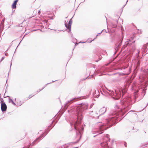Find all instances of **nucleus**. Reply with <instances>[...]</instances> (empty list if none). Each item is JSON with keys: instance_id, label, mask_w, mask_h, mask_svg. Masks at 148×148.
I'll list each match as a JSON object with an SVG mask.
<instances>
[{"instance_id": "f257e3e1", "label": "nucleus", "mask_w": 148, "mask_h": 148, "mask_svg": "<svg viewBox=\"0 0 148 148\" xmlns=\"http://www.w3.org/2000/svg\"><path fill=\"white\" fill-rule=\"evenodd\" d=\"M87 108V104L85 103H82L81 105L77 106L76 109L77 116L80 117L82 115L83 111L86 109Z\"/></svg>"}, {"instance_id": "f03ea898", "label": "nucleus", "mask_w": 148, "mask_h": 148, "mask_svg": "<svg viewBox=\"0 0 148 148\" xmlns=\"http://www.w3.org/2000/svg\"><path fill=\"white\" fill-rule=\"evenodd\" d=\"M1 109L3 112L5 111L6 110L7 106L6 104L3 101H1Z\"/></svg>"}, {"instance_id": "7ed1b4c3", "label": "nucleus", "mask_w": 148, "mask_h": 148, "mask_svg": "<svg viewBox=\"0 0 148 148\" xmlns=\"http://www.w3.org/2000/svg\"><path fill=\"white\" fill-rule=\"evenodd\" d=\"M106 111V108L105 107H102L100 108L99 110V113L101 114H103L105 113Z\"/></svg>"}, {"instance_id": "20e7f679", "label": "nucleus", "mask_w": 148, "mask_h": 148, "mask_svg": "<svg viewBox=\"0 0 148 148\" xmlns=\"http://www.w3.org/2000/svg\"><path fill=\"white\" fill-rule=\"evenodd\" d=\"M18 0H15L12 4V7L13 9H16V5L17 2H18Z\"/></svg>"}, {"instance_id": "39448f33", "label": "nucleus", "mask_w": 148, "mask_h": 148, "mask_svg": "<svg viewBox=\"0 0 148 148\" xmlns=\"http://www.w3.org/2000/svg\"><path fill=\"white\" fill-rule=\"evenodd\" d=\"M101 146L103 148H109L108 144L106 143H101Z\"/></svg>"}, {"instance_id": "423d86ee", "label": "nucleus", "mask_w": 148, "mask_h": 148, "mask_svg": "<svg viewBox=\"0 0 148 148\" xmlns=\"http://www.w3.org/2000/svg\"><path fill=\"white\" fill-rule=\"evenodd\" d=\"M65 26L67 28L69 29H70L71 28V24H66Z\"/></svg>"}, {"instance_id": "0eeeda50", "label": "nucleus", "mask_w": 148, "mask_h": 148, "mask_svg": "<svg viewBox=\"0 0 148 148\" xmlns=\"http://www.w3.org/2000/svg\"><path fill=\"white\" fill-rule=\"evenodd\" d=\"M34 95H30L28 97H27V99H30Z\"/></svg>"}, {"instance_id": "6e6552de", "label": "nucleus", "mask_w": 148, "mask_h": 148, "mask_svg": "<svg viewBox=\"0 0 148 148\" xmlns=\"http://www.w3.org/2000/svg\"><path fill=\"white\" fill-rule=\"evenodd\" d=\"M71 23H72V21L71 20H70V21L69 22L68 24H71Z\"/></svg>"}, {"instance_id": "1a4fd4ad", "label": "nucleus", "mask_w": 148, "mask_h": 148, "mask_svg": "<svg viewBox=\"0 0 148 148\" xmlns=\"http://www.w3.org/2000/svg\"><path fill=\"white\" fill-rule=\"evenodd\" d=\"M126 143H125V147H126L127 146L126 145Z\"/></svg>"}, {"instance_id": "9d476101", "label": "nucleus", "mask_w": 148, "mask_h": 148, "mask_svg": "<svg viewBox=\"0 0 148 148\" xmlns=\"http://www.w3.org/2000/svg\"><path fill=\"white\" fill-rule=\"evenodd\" d=\"M38 13L39 14L40 13V11H39Z\"/></svg>"}, {"instance_id": "9b49d317", "label": "nucleus", "mask_w": 148, "mask_h": 148, "mask_svg": "<svg viewBox=\"0 0 148 148\" xmlns=\"http://www.w3.org/2000/svg\"><path fill=\"white\" fill-rule=\"evenodd\" d=\"M75 129L76 130H77L75 126Z\"/></svg>"}, {"instance_id": "f8f14e48", "label": "nucleus", "mask_w": 148, "mask_h": 148, "mask_svg": "<svg viewBox=\"0 0 148 148\" xmlns=\"http://www.w3.org/2000/svg\"><path fill=\"white\" fill-rule=\"evenodd\" d=\"M102 127V126H101V128H100V129H101V127Z\"/></svg>"}]
</instances>
